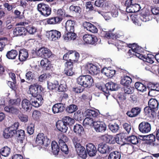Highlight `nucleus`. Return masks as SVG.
I'll list each match as a JSON object with an SVG mask.
<instances>
[{"mask_svg": "<svg viewBox=\"0 0 159 159\" xmlns=\"http://www.w3.org/2000/svg\"><path fill=\"white\" fill-rule=\"evenodd\" d=\"M35 53L39 57L45 58L44 60L41 61V65L45 70H50L51 65L50 64V61H48L47 58L52 55L50 50L47 48L41 47L38 49H36Z\"/></svg>", "mask_w": 159, "mask_h": 159, "instance_id": "obj_1", "label": "nucleus"}, {"mask_svg": "<svg viewBox=\"0 0 159 159\" xmlns=\"http://www.w3.org/2000/svg\"><path fill=\"white\" fill-rule=\"evenodd\" d=\"M84 115L86 117L84 119L83 123L84 125L93 126L94 122H96L99 114L98 111L94 110L87 109L84 113Z\"/></svg>", "mask_w": 159, "mask_h": 159, "instance_id": "obj_2", "label": "nucleus"}, {"mask_svg": "<svg viewBox=\"0 0 159 159\" xmlns=\"http://www.w3.org/2000/svg\"><path fill=\"white\" fill-rule=\"evenodd\" d=\"M78 83L85 88L90 87L93 84V80L89 75H82L77 79Z\"/></svg>", "mask_w": 159, "mask_h": 159, "instance_id": "obj_3", "label": "nucleus"}, {"mask_svg": "<svg viewBox=\"0 0 159 159\" xmlns=\"http://www.w3.org/2000/svg\"><path fill=\"white\" fill-rule=\"evenodd\" d=\"M35 142L37 144L40 146L42 145V147L45 148L50 144L51 141L43 133H41L37 135Z\"/></svg>", "mask_w": 159, "mask_h": 159, "instance_id": "obj_4", "label": "nucleus"}, {"mask_svg": "<svg viewBox=\"0 0 159 159\" xmlns=\"http://www.w3.org/2000/svg\"><path fill=\"white\" fill-rule=\"evenodd\" d=\"M37 8L40 14L44 16L47 17L51 13V8L48 5L43 3L38 4Z\"/></svg>", "mask_w": 159, "mask_h": 159, "instance_id": "obj_5", "label": "nucleus"}, {"mask_svg": "<svg viewBox=\"0 0 159 159\" xmlns=\"http://www.w3.org/2000/svg\"><path fill=\"white\" fill-rule=\"evenodd\" d=\"M68 139L65 135H63L59 139L58 143L59 147L62 152L67 154L69 152L68 148L66 143L67 142Z\"/></svg>", "mask_w": 159, "mask_h": 159, "instance_id": "obj_6", "label": "nucleus"}, {"mask_svg": "<svg viewBox=\"0 0 159 159\" xmlns=\"http://www.w3.org/2000/svg\"><path fill=\"white\" fill-rule=\"evenodd\" d=\"M46 36L50 40L55 41L61 37V34L57 30H52L46 31Z\"/></svg>", "mask_w": 159, "mask_h": 159, "instance_id": "obj_7", "label": "nucleus"}, {"mask_svg": "<svg viewBox=\"0 0 159 159\" xmlns=\"http://www.w3.org/2000/svg\"><path fill=\"white\" fill-rule=\"evenodd\" d=\"M41 88L40 86L37 84H34L33 85H31L29 88L30 93L33 97H39V96H41L40 94L41 92Z\"/></svg>", "mask_w": 159, "mask_h": 159, "instance_id": "obj_8", "label": "nucleus"}, {"mask_svg": "<svg viewBox=\"0 0 159 159\" xmlns=\"http://www.w3.org/2000/svg\"><path fill=\"white\" fill-rule=\"evenodd\" d=\"M93 126L95 130L98 132H103L106 130V125L102 121L97 120L94 122Z\"/></svg>", "mask_w": 159, "mask_h": 159, "instance_id": "obj_9", "label": "nucleus"}, {"mask_svg": "<svg viewBox=\"0 0 159 159\" xmlns=\"http://www.w3.org/2000/svg\"><path fill=\"white\" fill-rule=\"evenodd\" d=\"M151 129L150 124L147 122L143 121L140 123L139 125V130L143 133L149 132L151 131Z\"/></svg>", "mask_w": 159, "mask_h": 159, "instance_id": "obj_10", "label": "nucleus"}, {"mask_svg": "<svg viewBox=\"0 0 159 159\" xmlns=\"http://www.w3.org/2000/svg\"><path fill=\"white\" fill-rule=\"evenodd\" d=\"M66 104L62 103H58L54 105L52 108V111L54 114L63 112L65 109Z\"/></svg>", "mask_w": 159, "mask_h": 159, "instance_id": "obj_11", "label": "nucleus"}, {"mask_svg": "<svg viewBox=\"0 0 159 159\" xmlns=\"http://www.w3.org/2000/svg\"><path fill=\"white\" fill-rule=\"evenodd\" d=\"M66 67L64 70V73L67 76H71L74 74L73 70V62L67 61L65 64Z\"/></svg>", "mask_w": 159, "mask_h": 159, "instance_id": "obj_12", "label": "nucleus"}, {"mask_svg": "<svg viewBox=\"0 0 159 159\" xmlns=\"http://www.w3.org/2000/svg\"><path fill=\"white\" fill-rule=\"evenodd\" d=\"M83 39L86 43L91 44H95L98 41L97 38L95 36L88 34L84 35Z\"/></svg>", "mask_w": 159, "mask_h": 159, "instance_id": "obj_13", "label": "nucleus"}, {"mask_svg": "<svg viewBox=\"0 0 159 159\" xmlns=\"http://www.w3.org/2000/svg\"><path fill=\"white\" fill-rule=\"evenodd\" d=\"M86 69L89 73L92 75H97L100 72L98 66L92 63L87 64Z\"/></svg>", "mask_w": 159, "mask_h": 159, "instance_id": "obj_14", "label": "nucleus"}, {"mask_svg": "<svg viewBox=\"0 0 159 159\" xmlns=\"http://www.w3.org/2000/svg\"><path fill=\"white\" fill-rule=\"evenodd\" d=\"M43 99L42 96H39V97H35L31 98L30 99L31 107L33 106L38 107L41 105L43 103Z\"/></svg>", "mask_w": 159, "mask_h": 159, "instance_id": "obj_15", "label": "nucleus"}, {"mask_svg": "<svg viewBox=\"0 0 159 159\" xmlns=\"http://www.w3.org/2000/svg\"><path fill=\"white\" fill-rule=\"evenodd\" d=\"M113 149V148L106 144L101 143L98 146V151L101 153H109Z\"/></svg>", "mask_w": 159, "mask_h": 159, "instance_id": "obj_16", "label": "nucleus"}, {"mask_svg": "<svg viewBox=\"0 0 159 159\" xmlns=\"http://www.w3.org/2000/svg\"><path fill=\"white\" fill-rule=\"evenodd\" d=\"M86 151L88 155L90 157H93L96 154L97 150L94 145L89 143L86 145Z\"/></svg>", "mask_w": 159, "mask_h": 159, "instance_id": "obj_17", "label": "nucleus"}, {"mask_svg": "<svg viewBox=\"0 0 159 159\" xmlns=\"http://www.w3.org/2000/svg\"><path fill=\"white\" fill-rule=\"evenodd\" d=\"M13 34L16 36H25L27 34L26 29L23 27H17L14 29Z\"/></svg>", "mask_w": 159, "mask_h": 159, "instance_id": "obj_18", "label": "nucleus"}, {"mask_svg": "<svg viewBox=\"0 0 159 159\" xmlns=\"http://www.w3.org/2000/svg\"><path fill=\"white\" fill-rule=\"evenodd\" d=\"M141 111V108L139 107H133L130 111H128L126 113V114L129 117H135L139 114Z\"/></svg>", "mask_w": 159, "mask_h": 159, "instance_id": "obj_19", "label": "nucleus"}, {"mask_svg": "<svg viewBox=\"0 0 159 159\" xmlns=\"http://www.w3.org/2000/svg\"><path fill=\"white\" fill-rule=\"evenodd\" d=\"M14 137L17 138L18 142L21 143H23L25 141V131L23 130H17Z\"/></svg>", "mask_w": 159, "mask_h": 159, "instance_id": "obj_20", "label": "nucleus"}, {"mask_svg": "<svg viewBox=\"0 0 159 159\" xmlns=\"http://www.w3.org/2000/svg\"><path fill=\"white\" fill-rule=\"evenodd\" d=\"M75 24L74 21L68 20L66 23V29L68 32H74Z\"/></svg>", "mask_w": 159, "mask_h": 159, "instance_id": "obj_21", "label": "nucleus"}, {"mask_svg": "<svg viewBox=\"0 0 159 159\" xmlns=\"http://www.w3.org/2000/svg\"><path fill=\"white\" fill-rule=\"evenodd\" d=\"M148 105L152 109L153 112L157 110L158 109L159 103L155 99H150L148 102Z\"/></svg>", "mask_w": 159, "mask_h": 159, "instance_id": "obj_22", "label": "nucleus"}, {"mask_svg": "<svg viewBox=\"0 0 159 159\" xmlns=\"http://www.w3.org/2000/svg\"><path fill=\"white\" fill-rule=\"evenodd\" d=\"M56 126L58 130L63 133H66L68 129L67 126L62 120L58 121L56 123Z\"/></svg>", "mask_w": 159, "mask_h": 159, "instance_id": "obj_23", "label": "nucleus"}, {"mask_svg": "<svg viewBox=\"0 0 159 159\" xmlns=\"http://www.w3.org/2000/svg\"><path fill=\"white\" fill-rule=\"evenodd\" d=\"M149 91L148 95L152 96V93L153 91H159V83H151L148 86Z\"/></svg>", "mask_w": 159, "mask_h": 159, "instance_id": "obj_24", "label": "nucleus"}, {"mask_svg": "<svg viewBox=\"0 0 159 159\" xmlns=\"http://www.w3.org/2000/svg\"><path fill=\"white\" fill-rule=\"evenodd\" d=\"M4 110L7 112L14 115H18L20 112L18 108L14 106H11L6 107L4 108Z\"/></svg>", "mask_w": 159, "mask_h": 159, "instance_id": "obj_25", "label": "nucleus"}, {"mask_svg": "<svg viewBox=\"0 0 159 159\" xmlns=\"http://www.w3.org/2000/svg\"><path fill=\"white\" fill-rule=\"evenodd\" d=\"M83 26L85 29L92 33H96L98 32V30L96 27L90 23L85 22L83 24Z\"/></svg>", "mask_w": 159, "mask_h": 159, "instance_id": "obj_26", "label": "nucleus"}, {"mask_svg": "<svg viewBox=\"0 0 159 159\" xmlns=\"http://www.w3.org/2000/svg\"><path fill=\"white\" fill-rule=\"evenodd\" d=\"M75 150L78 155L81 157L85 159L87 157V153L84 147L81 145L79 147L75 148Z\"/></svg>", "mask_w": 159, "mask_h": 159, "instance_id": "obj_27", "label": "nucleus"}, {"mask_svg": "<svg viewBox=\"0 0 159 159\" xmlns=\"http://www.w3.org/2000/svg\"><path fill=\"white\" fill-rule=\"evenodd\" d=\"M102 73L105 74L109 78L113 77L115 74V70L111 69V67L107 68H103L102 70Z\"/></svg>", "mask_w": 159, "mask_h": 159, "instance_id": "obj_28", "label": "nucleus"}, {"mask_svg": "<svg viewBox=\"0 0 159 159\" xmlns=\"http://www.w3.org/2000/svg\"><path fill=\"white\" fill-rule=\"evenodd\" d=\"M106 91L108 92V90L111 91H116L119 89L118 85L112 82H109L105 85Z\"/></svg>", "mask_w": 159, "mask_h": 159, "instance_id": "obj_29", "label": "nucleus"}, {"mask_svg": "<svg viewBox=\"0 0 159 159\" xmlns=\"http://www.w3.org/2000/svg\"><path fill=\"white\" fill-rule=\"evenodd\" d=\"M21 106L23 109L26 111L30 110L31 108V105L30 101L26 99H24L22 101Z\"/></svg>", "mask_w": 159, "mask_h": 159, "instance_id": "obj_30", "label": "nucleus"}, {"mask_svg": "<svg viewBox=\"0 0 159 159\" xmlns=\"http://www.w3.org/2000/svg\"><path fill=\"white\" fill-rule=\"evenodd\" d=\"M28 57L27 51L25 49H22L19 53V59L20 61H25Z\"/></svg>", "mask_w": 159, "mask_h": 159, "instance_id": "obj_31", "label": "nucleus"}, {"mask_svg": "<svg viewBox=\"0 0 159 159\" xmlns=\"http://www.w3.org/2000/svg\"><path fill=\"white\" fill-rule=\"evenodd\" d=\"M73 131L75 133L80 136L84 133V129L81 125L76 124L74 126Z\"/></svg>", "mask_w": 159, "mask_h": 159, "instance_id": "obj_32", "label": "nucleus"}, {"mask_svg": "<svg viewBox=\"0 0 159 159\" xmlns=\"http://www.w3.org/2000/svg\"><path fill=\"white\" fill-rule=\"evenodd\" d=\"M77 37L76 34L73 32H68L63 35L64 39L66 41L74 40Z\"/></svg>", "mask_w": 159, "mask_h": 159, "instance_id": "obj_33", "label": "nucleus"}, {"mask_svg": "<svg viewBox=\"0 0 159 159\" xmlns=\"http://www.w3.org/2000/svg\"><path fill=\"white\" fill-rule=\"evenodd\" d=\"M124 134L123 133H120L117 134L116 136L115 137L114 141L115 143H117L121 145L122 146L124 145L126 143H124L123 142V139L124 138Z\"/></svg>", "mask_w": 159, "mask_h": 159, "instance_id": "obj_34", "label": "nucleus"}, {"mask_svg": "<svg viewBox=\"0 0 159 159\" xmlns=\"http://www.w3.org/2000/svg\"><path fill=\"white\" fill-rule=\"evenodd\" d=\"M126 7V11L129 13H134L132 0H127L125 3Z\"/></svg>", "mask_w": 159, "mask_h": 159, "instance_id": "obj_35", "label": "nucleus"}, {"mask_svg": "<svg viewBox=\"0 0 159 159\" xmlns=\"http://www.w3.org/2000/svg\"><path fill=\"white\" fill-rule=\"evenodd\" d=\"M132 82V79L128 76H126L121 80L120 83L121 84L124 86V87H129L130 84Z\"/></svg>", "mask_w": 159, "mask_h": 159, "instance_id": "obj_36", "label": "nucleus"}, {"mask_svg": "<svg viewBox=\"0 0 159 159\" xmlns=\"http://www.w3.org/2000/svg\"><path fill=\"white\" fill-rule=\"evenodd\" d=\"M62 20V17L57 16L48 19L47 20V22L48 24H54L60 23Z\"/></svg>", "mask_w": 159, "mask_h": 159, "instance_id": "obj_37", "label": "nucleus"}, {"mask_svg": "<svg viewBox=\"0 0 159 159\" xmlns=\"http://www.w3.org/2000/svg\"><path fill=\"white\" fill-rule=\"evenodd\" d=\"M18 55V52L16 50H11L8 51L6 55L7 58L9 59H14Z\"/></svg>", "mask_w": 159, "mask_h": 159, "instance_id": "obj_38", "label": "nucleus"}, {"mask_svg": "<svg viewBox=\"0 0 159 159\" xmlns=\"http://www.w3.org/2000/svg\"><path fill=\"white\" fill-rule=\"evenodd\" d=\"M52 151L53 154L57 155L59 151L60 147L55 142H52L51 143Z\"/></svg>", "mask_w": 159, "mask_h": 159, "instance_id": "obj_39", "label": "nucleus"}, {"mask_svg": "<svg viewBox=\"0 0 159 159\" xmlns=\"http://www.w3.org/2000/svg\"><path fill=\"white\" fill-rule=\"evenodd\" d=\"M133 47H134V48H132V50L131 51V50H129V53H131V51H132L134 52L133 53V54L136 56L138 58L139 57V56H140V54L138 53L139 52V50L141 48L139 46H137V44L134 43L133 44Z\"/></svg>", "mask_w": 159, "mask_h": 159, "instance_id": "obj_40", "label": "nucleus"}, {"mask_svg": "<svg viewBox=\"0 0 159 159\" xmlns=\"http://www.w3.org/2000/svg\"><path fill=\"white\" fill-rule=\"evenodd\" d=\"M103 139L107 143L111 144H115V137L111 135H105L102 136Z\"/></svg>", "mask_w": 159, "mask_h": 159, "instance_id": "obj_41", "label": "nucleus"}, {"mask_svg": "<svg viewBox=\"0 0 159 159\" xmlns=\"http://www.w3.org/2000/svg\"><path fill=\"white\" fill-rule=\"evenodd\" d=\"M134 86L137 90L140 92H143L146 91L147 88L146 86L142 83L139 82L135 83Z\"/></svg>", "mask_w": 159, "mask_h": 159, "instance_id": "obj_42", "label": "nucleus"}, {"mask_svg": "<svg viewBox=\"0 0 159 159\" xmlns=\"http://www.w3.org/2000/svg\"><path fill=\"white\" fill-rule=\"evenodd\" d=\"M62 120L67 126H71L75 123L74 120L69 116H66L62 118Z\"/></svg>", "mask_w": 159, "mask_h": 159, "instance_id": "obj_43", "label": "nucleus"}, {"mask_svg": "<svg viewBox=\"0 0 159 159\" xmlns=\"http://www.w3.org/2000/svg\"><path fill=\"white\" fill-rule=\"evenodd\" d=\"M78 108L77 105L75 104H70L65 107L66 111L69 113H72L75 111Z\"/></svg>", "mask_w": 159, "mask_h": 159, "instance_id": "obj_44", "label": "nucleus"}, {"mask_svg": "<svg viewBox=\"0 0 159 159\" xmlns=\"http://www.w3.org/2000/svg\"><path fill=\"white\" fill-rule=\"evenodd\" d=\"M121 157L120 153L115 151L112 152L109 155L108 159H120Z\"/></svg>", "mask_w": 159, "mask_h": 159, "instance_id": "obj_45", "label": "nucleus"}, {"mask_svg": "<svg viewBox=\"0 0 159 159\" xmlns=\"http://www.w3.org/2000/svg\"><path fill=\"white\" fill-rule=\"evenodd\" d=\"M11 152V149L7 146L4 147L0 149V153L3 156L7 157Z\"/></svg>", "mask_w": 159, "mask_h": 159, "instance_id": "obj_46", "label": "nucleus"}, {"mask_svg": "<svg viewBox=\"0 0 159 159\" xmlns=\"http://www.w3.org/2000/svg\"><path fill=\"white\" fill-rule=\"evenodd\" d=\"M140 137H142V140H149L150 143L155 142L156 139V137L153 134L147 135L140 136Z\"/></svg>", "mask_w": 159, "mask_h": 159, "instance_id": "obj_47", "label": "nucleus"}, {"mask_svg": "<svg viewBox=\"0 0 159 159\" xmlns=\"http://www.w3.org/2000/svg\"><path fill=\"white\" fill-rule=\"evenodd\" d=\"M127 140L133 144H137L140 141V139L134 135H132L128 137Z\"/></svg>", "mask_w": 159, "mask_h": 159, "instance_id": "obj_48", "label": "nucleus"}, {"mask_svg": "<svg viewBox=\"0 0 159 159\" xmlns=\"http://www.w3.org/2000/svg\"><path fill=\"white\" fill-rule=\"evenodd\" d=\"M26 80L30 82L32 81L35 79V75L34 73L31 71H29L25 74Z\"/></svg>", "mask_w": 159, "mask_h": 159, "instance_id": "obj_49", "label": "nucleus"}, {"mask_svg": "<svg viewBox=\"0 0 159 159\" xmlns=\"http://www.w3.org/2000/svg\"><path fill=\"white\" fill-rule=\"evenodd\" d=\"M58 82L57 81H54L53 83L49 82L48 83V87L50 90H53L58 87Z\"/></svg>", "mask_w": 159, "mask_h": 159, "instance_id": "obj_50", "label": "nucleus"}, {"mask_svg": "<svg viewBox=\"0 0 159 159\" xmlns=\"http://www.w3.org/2000/svg\"><path fill=\"white\" fill-rule=\"evenodd\" d=\"M109 129L113 133H116L119 129V125L116 123L110 124L109 125Z\"/></svg>", "mask_w": 159, "mask_h": 159, "instance_id": "obj_51", "label": "nucleus"}, {"mask_svg": "<svg viewBox=\"0 0 159 159\" xmlns=\"http://www.w3.org/2000/svg\"><path fill=\"white\" fill-rule=\"evenodd\" d=\"M72 140L75 148L79 147L81 145L80 144V138L75 136L73 137Z\"/></svg>", "mask_w": 159, "mask_h": 159, "instance_id": "obj_52", "label": "nucleus"}, {"mask_svg": "<svg viewBox=\"0 0 159 159\" xmlns=\"http://www.w3.org/2000/svg\"><path fill=\"white\" fill-rule=\"evenodd\" d=\"M70 9L72 11H75L76 13L80 14L81 12V9L79 6H71Z\"/></svg>", "mask_w": 159, "mask_h": 159, "instance_id": "obj_53", "label": "nucleus"}, {"mask_svg": "<svg viewBox=\"0 0 159 159\" xmlns=\"http://www.w3.org/2000/svg\"><path fill=\"white\" fill-rule=\"evenodd\" d=\"M20 99L17 98L16 99H11L9 101V103L12 105L18 106L20 104Z\"/></svg>", "mask_w": 159, "mask_h": 159, "instance_id": "obj_54", "label": "nucleus"}, {"mask_svg": "<svg viewBox=\"0 0 159 159\" xmlns=\"http://www.w3.org/2000/svg\"><path fill=\"white\" fill-rule=\"evenodd\" d=\"M3 136L4 138L6 139H8L13 137L12 135H11V133H10V132L7 128L4 131Z\"/></svg>", "mask_w": 159, "mask_h": 159, "instance_id": "obj_55", "label": "nucleus"}, {"mask_svg": "<svg viewBox=\"0 0 159 159\" xmlns=\"http://www.w3.org/2000/svg\"><path fill=\"white\" fill-rule=\"evenodd\" d=\"M18 117L20 120L23 122H26L28 121V117L26 115L21 113L18 115Z\"/></svg>", "mask_w": 159, "mask_h": 159, "instance_id": "obj_56", "label": "nucleus"}, {"mask_svg": "<svg viewBox=\"0 0 159 159\" xmlns=\"http://www.w3.org/2000/svg\"><path fill=\"white\" fill-rule=\"evenodd\" d=\"M149 16L148 14L143 13L140 15V18L142 21L146 22L149 20Z\"/></svg>", "mask_w": 159, "mask_h": 159, "instance_id": "obj_57", "label": "nucleus"}, {"mask_svg": "<svg viewBox=\"0 0 159 159\" xmlns=\"http://www.w3.org/2000/svg\"><path fill=\"white\" fill-rule=\"evenodd\" d=\"M124 91L125 93V94H131L133 92V88L130 87L125 86L124 87Z\"/></svg>", "mask_w": 159, "mask_h": 159, "instance_id": "obj_58", "label": "nucleus"}, {"mask_svg": "<svg viewBox=\"0 0 159 159\" xmlns=\"http://www.w3.org/2000/svg\"><path fill=\"white\" fill-rule=\"evenodd\" d=\"M116 34H114L111 32L106 33L105 34V37L108 39H116Z\"/></svg>", "mask_w": 159, "mask_h": 159, "instance_id": "obj_59", "label": "nucleus"}, {"mask_svg": "<svg viewBox=\"0 0 159 159\" xmlns=\"http://www.w3.org/2000/svg\"><path fill=\"white\" fill-rule=\"evenodd\" d=\"M27 34L28 32L30 34H34L36 32V29L34 27H30L26 29Z\"/></svg>", "mask_w": 159, "mask_h": 159, "instance_id": "obj_60", "label": "nucleus"}, {"mask_svg": "<svg viewBox=\"0 0 159 159\" xmlns=\"http://www.w3.org/2000/svg\"><path fill=\"white\" fill-rule=\"evenodd\" d=\"M67 90V87L66 84H60L58 89L59 92H65Z\"/></svg>", "mask_w": 159, "mask_h": 159, "instance_id": "obj_61", "label": "nucleus"}, {"mask_svg": "<svg viewBox=\"0 0 159 159\" xmlns=\"http://www.w3.org/2000/svg\"><path fill=\"white\" fill-rule=\"evenodd\" d=\"M85 6L86 9H89V11H92L94 10V7H93L91 2H86Z\"/></svg>", "mask_w": 159, "mask_h": 159, "instance_id": "obj_62", "label": "nucleus"}, {"mask_svg": "<svg viewBox=\"0 0 159 159\" xmlns=\"http://www.w3.org/2000/svg\"><path fill=\"white\" fill-rule=\"evenodd\" d=\"M12 82L11 81H8L7 84L9 87L12 89L15 90L16 89V81H13Z\"/></svg>", "mask_w": 159, "mask_h": 159, "instance_id": "obj_63", "label": "nucleus"}, {"mask_svg": "<svg viewBox=\"0 0 159 159\" xmlns=\"http://www.w3.org/2000/svg\"><path fill=\"white\" fill-rule=\"evenodd\" d=\"M74 119L77 121H81L82 120V115L80 113L77 112L74 115Z\"/></svg>", "mask_w": 159, "mask_h": 159, "instance_id": "obj_64", "label": "nucleus"}]
</instances>
